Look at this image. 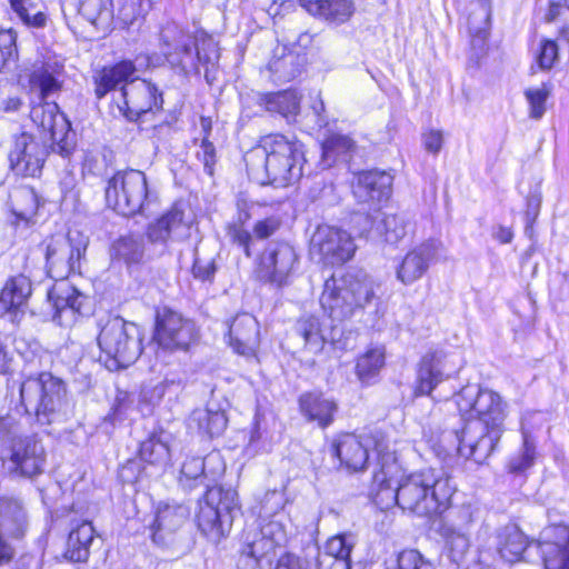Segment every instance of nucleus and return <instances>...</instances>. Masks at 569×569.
Instances as JSON below:
<instances>
[{
  "label": "nucleus",
  "mask_w": 569,
  "mask_h": 569,
  "mask_svg": "<svg viewBox=\"0 0 569 569\" xmlns=\"http://www.w3.org/2000/svg\"><path fill=\"white\" fill-rule=\"evenodd\" d=\"M549 90L546 84L538 88H530L526 91V98L530 104V114L532 118L539 119L545 113V103L548 98Z\"/></svg>",
  "instance_id": "nucleus-53"
},
{
  "label": "nucleus",
  "mask_w": 569,
  "mask_h": 569,
  "mask_svg": "<svg viewBox=\"0 0 569 569\" xmlns=\"http://www.w3.org/2000/svg\"><path fill=\"white\" fill-rule=\"evenodd\" d=\"M229 343L239 355L254 356L259 345V323L257 319L249 313L237 316L229 327Z\"/></svg>",
  "instance_id": "nucleus-25"
},
{
  "label": "nucleus",
  "mask_w": 569,
  "mask_h": 569,
  "mask_svg": "<svg viewBox=\"0 0 569 569\" xmlns=\"http://www.w3.org/2000/svg\"><path fill=\"white\" fill-rule=\"evenodd\" d=\"M227 417L223 411L197 409L192 412L191 422L197 423L199 431L209 437L220 436L227 427Z\"/></svg>",
  "instance_id": "nucleus-43"
},
{
  "label": "nucleus",
  "mask_w": 569,
  "mask_h": 569,
  "mask_svg": "<svg viewBox=\"0 0 569 569\" xmlns=\"http://www.w3.org/2000/svg\"><path fill=\"white\" fill-rule=\"evenodd\" d=\"M98 346L116 368H126L142 352L140 328L120 317L108 318L100 327Z\"/></svg>",
  "instance_id": "nucleus-8"
},
{
  "label": "nucleus",
  "mask_w": 569,
  "mask_h": 569,
  "mask_svg": "<svg viewBox=\"0 0 569 569\" xmlns=\"http://www.w3.org/2000/svg\"><path fill=\"white\" fill-rule=\"evenodd\" d=\"M9 1L11 4V8L18 14V17L23 21V23H26L27 26L37 27V28L44 26V23L47 21V17L42 11H37L34 13V16L32 17V19L28 14L26 2H29V0H9Z\"/></svg>",
  "instance_id": "nucleus-56"
},
{
  "label": "nucleus",
  "mask_w": 569,
  "mask_h": 569,
  "mask_svg": "<svg viewBox=\"0 0 569 569\" xmlns=\"http://www.w3.org/2000/svg\"><path fill=\"white\" fill-rule=\"evenodd\" d=\"M214 466L216 469L210 471L212 477L223 473L224 465L219 453H210L204 459L192 457L187 459L181 468V473L188 479H198L199 477H208L207 469Z\"/></svg>",
  "instance_id": "nucleus-42"
},
{
  "label": "nucleus",
  "mask_w": 569,
  "mask_h": 569,
  "mask_svg": "<svg viewBox=\"0 0 569 569\" xmlns=\"http://www.w3.org/2000/svg\"><path fill=\"white\" fill-rule=\"evenodd\" d=\"M443 243L430 239L409 250L396 269L397 279L405 286L420 280L432 263L447 261L448 254Z\"/></svg>",
  "instance_id": "nucleus-16"
},
{
  "label": "nucleus",
  "mask_w": 569,
  "mask_h": 569,
  "mask_svg": "<svg viewBox=\"0 0 569 569\" xmlns=\"http://www.w3.org/2000/svg\"><path fill=\"white\" fill-rule=\"evenodd\" d=\"M198 158L202 161L204 166V170L209 176L213 173V166L216 163V149L214 146L208 140L207 137H203L200 151H198Z\"/></svg>",
  "instance_id": "nucleus-58"
},
{
  "label": "nucleus",
  "mask_w": 569,
  "mask_h": 569,
  "mask_svg": "<svg viewBox=\"0 0 569 569\" xmlns=\"http://www.w3.org/2000/svg\"><path fill=\"white\" fill-rule=\"evenodd\" d=\"M227 234L233 243L243 248L247 257H250V242L252 238L250 232L243 227L241 217H239V222L228 226Z\"/></svg>",
  "instance_id": "nucleus-55"
},
{
  "label": "nucleus",
  "mask_w": 569,
  "mask_h": 569,
  "mask_svg": "<svg viewBox=\"0 0 569 569\" xmlns=\"http://www.w3.org/2000/svg\"><path fill=\"white\" fill-rule=\"evenodd\" d=\"M11 206L18 218L29 220L38 210V196L30 187L18 188L11 196Z\"/></svg>",
  "instance_id": "nucleus-45"
},
{
  "label": "nucleus",
  "mask_w": 569,
  "mask_h": 569,
  "mask_svg": "<svg viewBox=\"0 0 569 569\" xmlns=\"http://www.w3.org/2000/svg\"><path fill=\"white\" fill-rule=\"evenodd\" d=\"M379 442L389 443V449L395 450L390 440L380 433L370 436H357L355 433L340 435L333 443V450L346 469L350 471H360L367 466L369 448L373 446L377 453L375 472L380 468V460L382 456L378 450Z\"/></svg>",
  "instance_id": "nucleus-14"
},
{
  "label": "nucleus",
  "mask_w": 569,
  "mask_h": 569,
  "mask_svg": "<svg viewBox=\"0 0 569 569\" xmlns=\"http://www.w3.org/2000/svg\"><path fill=\"white\" fill-rule=\"evenodd\" d=\"M198 339L199 330L191 319L171 309L158 313L154 340L161 349L187 352Z\"/></svg>",
  "instance_id": "nucleus-12"
},
{
  "label": "nucleus",
  "mask_w": 569,
  "mask_h": 569,
  "mask_svg": "<svg viewBox=\"0 0 569 569\" xmlns=\"http://www.w3.org/2000/svg\"><path fill=\"white\" fill-rule=\"evenodd\" d=\"M263 102L269 112L279 113L288 121L295 120L300 110V97L292 90L266 94Z\"/></svg>",
  "instance_id": "nucleus-37"
},
{
  "label": "nucleus",
  "mask_w": 569,
  "mask_h": 569,
  "mask_svg": "<svg viewBox=\"0 0 569 569\" xmlns=\"http://www.w3.org/2000/svg\"><path fill=\"white\" fill-rule=\"evenodd\" d=\"M46 158L44 148L30 134L16 138L10 152V163L17 174L34 177L40 173Z\"/></svg>",
  "instance_id": "nucleus-23"
},
{
  "label": "nucleus",
  "mask_w": 569,
  "mask_h": 569,
  "mask_svg": "<svg viewBox=\"0 0 569 569\" xmlns=\"http://www.w3.org/2000/svg\"><path fill=\"white\" fill-rule=\"evenodd\" d=\"M157 92V88L146 80L131 81L122 88L119 109L128 119L136 120L161 106L162 99Z\"/></svg>",
  "instance_id": "nucleus-22"
},
{
  "label": "nucleus",
  "mask_w": 569,
  "mask_h": 569,
  "mask_svg": "<svg viewBox=\"0 0 569 569\" xmlns=\"http://www.w3.org/2000/svg\"><path fill=\"white\" fill-rule=\"evenodd\" d=\"M136 67L131 61H121L112 67L103 68L96 79V94L99 99L104 97L118 84L133 77Z\"/></svg>",
  "instance_id": "nucleus-35"
},
{
  "label": "nucleus",
  "mask_w": 569,
  "mask_h": 569,
  "mask_svg": "<svg viewBox=\"0 0 569 569\" xmlns=\"http://www.w3.org/2000/svg\"><path fill=\"white\" fill-rule=\"evenodd\" d=\"M280 223L281 221L278 217H268L254 224L253 232L258 238L264 239L272 236L279 229Z\"/></svg>",
  "instance_id": "nucleus-60"
},
{
  "label": "nucleus",
  "mask_w": 569,
  "mask_h": 569,
  "mask_svg": "<svg viewBox=\"0 0 569 569\" xmlns=\"http://www.w3.org/2000/svg\"><path fill=\"white\" fill-rule=\"evenodd\" d=\"M63 66L58 61H48L33 66L29 74L30 90L39 91L42 100L60 91Z\"/></svg>",
  "instance_id": "nucleus-27"
},
{
  "label": "nucleus",
  "mask_w": 569,
  "mask_h": 569,
  "mask_svg": "<svg viewBox=\"0 0 569 569\" xmlns=\"http://www.w3.org/2000/svg\"><path fill=\"white\" fill-rule=\"evenodd\" d=\"M422 143L427 152L438 154L442 149L443 144L442 131L430 129L423 132Z\"/></svg>",
  "instance_id": "nucleus-59"
},
{
  "label": "nucleus",
  "mask_w": 569,
  "mask_h": 569,
  "mask_svg": "<svg viewBox=\"0 0 569 569\" xmlns=\"http://www.w3.org/2000/svg\"><path fill=\"white\" fill-rule=\"evenodd\" d=\"M356 251L352 237L345 230L331 226H319L310 242V253L327 264H341Z\"/></svg>",
  "instance_id": "nucleus-17"
},
{
  "label": "nucleus",
  "mask_w": 569,
  "mask_h": 569,
  "mask_svg": "<svg viewBox=\"0 0 569 569\" xmlns=\"http://www.w3.org/2000/svg\"><path fill=\"white\" fill-rule=\"evenodd\" d=\"M17 54L16 36L11 30H0V71Z\"/></svg>",
  "instance_id": "nucleus-54"
},
{
  "label": "nucleus",
  "mask_w": 569,
  "mask_h": 569,
  "mask_svg": "<svg viewBox=\"0 0 569 569\" xmlns=\"http://www.w3.org/2000/svg\"><path fill=\"white\" fill-rule=\"evenodd\" d=\"M274 569H307V562L296 555L284 553L278 559Z\"/></svg>",
  "instance_id": "nucleus-64"
},
{
  "label": "nucleus",
  "mask_w": 569,
  "mask_h": 569,
  "mask_svg": "<svg viewBox=\"0 0 569 569\" xmlns=\"http://www.w3.org/2000/svg\"><path fill=\"white\" fill-rule=\"evenodd\" d=\"M31 295L28 277L18 274L10 278L0 292V315L19 309Z\"/></svg>",
  "instance_id": "nucleus-31"
},
{
  "label": "nucleus",
  "mask_w": 569,
  "mask_h": 569,
  "mask_svg": "<svg viewBox=\"0 0 569 569\" xmlns=\"http://www.w3.org/2000/svg\"><path fill=\"white\" fill-rule=\"evenodd\" d=\"M496 547L501 559L515 562L527 549L528 539L517 526L508 525L497 531Z\"/></svg>",
  "instance_id": "nucleus-29"
},
{
  "label": "nucleus",
  "mask_w": 569,
  "mask_h": 569,
  "mask_svg": "<svg viewBox=\"0 0 569 569\" xmlns=\"http://www.w3.org/2000/svg\"><path fill=\"white\" fill-rule=\"evenodd\" d=\"M298 330L303 337L306 346L312 352L321 351L325 343L332 339L331 331L313 316L300 319Z\"/></svg>",
  "instance_id": "nucleus-39"
},
{
  "label": "nucleus",
  "mask_w": 569,
  "mask_h": 569,
  "mask_svg": "<svg viewBox=\"0 0 569 569\" xmlns=\"http://www.w3.org/2000/svg\"><path fill=\"white\" fill-rule=\"evenodd\" d=\"M308 12L335 24L347 22L355 12L352 0H300Z\"/></svg>",
  "instance_id": "nucleus-28"
},
{
  "label": "nucleus",
  "mask_w": 569,
  "mask_h": 569,
  "mask_svg": "<svg viewBox=\"0 0 569 569\" xmlns=\"http://www.w3.org/2000/svg\"><path fill=\"white\" fill-rule=\"evenodd\" d=\"M87 244V239L80 233L77 237L69 233L68 237L52 238L46 252L49 276L62 282L70 273L79 270Z\"/></svg>",
  "instance_id": "nucleus-13"
},
{
  "label": "nucleus",
  "mask_w": 569,
  "mask_h": 569,
  "mask_svg": "<svg viewBox=\"0 0 569 569\" xmlns=\"http://www.w3.org/2000/svg\"><path fill=\"white\" fill-rule=\"evenodd\" d=\"M378 228L387 242L397 243L406 237L408 222L401 216L385 214Z\"/></svg>",
  "instance_id": "nucleus-51"
},
{
  "label": "nucleus",
  "mask_w": 569,
  "mask_h": 569,
  "mask_svg": "<svg viewBox=\"0 0 569 569\" xmlns=\"http://www.w3.org/2000/svg\"><path fill=\"white\" fill-rule=\"evenodd\" d=\"M110 254L127 266L140 263L144 257L143 238L132 233L121 236L112 243Z\"/></svg>",
  "instance_id": "nucleus-34"
},
{
  "label": "nucleus",
  "mask_w": 569,
  "mask_h": 569,
  "mask_svg": "<svg viewBox=\"0 0 569 569\" xmlns=\"http://www.w3.org/2000/svg\"><path fill=\"white\" fill-rule=\"evenodd\" d=\"M375 297V282L362 271L348 272L326 280L320 305L332 321H343L363 309Z\"/></svg>",
  "instance_id": "nucleus-4"
},
{
  "label": "nucleus",
  "mask_w": 569,
  "mask_h": 569,
  "mask_svg": "<svg viewBox=\"0 0 569 569\" xmlns=\"http://www.w3.org/2000/svg\"><path fill=\"white\" fill-rule=\"evenodd\" d=\"M539 550L545 569H569V527L549 525L539 536Z\"/></svg>",
  "instance_id": "nucleus-21"
},
{
  "label": "nucleus",
  "mask_w": 569,
  "mask_h": 569,
  "mask_svg": "<svg viewBox=\"0 0 569 569\" xmlns=\"http://www.w3.org/2000/svg\"><path fill=\"white\" fill-rule=\"evenodd\" d=\"M139 0H126L119 8V19L126 24H131L140 14L138 10Z\"/></svg>",
  "instance_id": "nucleus-62"
},
{
  "label": "nucleus",
  "mask_w": 569,
  "mask_h": 569,
  "mask_svg": "<svg viewBox=\"0 0 569 569\" xmlns=\"http://www.w3.org/2000/svg\"><path fill=\"white\" fill-rule=\"evenodd\" d=\"M31 119L42 132V138L51 142L54 152L67 157L73 146L70 141V123L59 112L57 103H42L31 109Z\"/></svg>",
  "instance_id": "nucleus-18"
},
{
  "label": "nucleus",
  "mask_w": 569,
  "mask_h": 569,
  "mask_svg": "<svg viewBox=\"0 0 569 569\" xmlns=\"http://www.w3.org/2000/svg\"><path fill=\"white\" fill-rule=\"evenodd\" d=\"M79 16L101 31H108L113 20L111 0H78Z\"/></svg>",
  "instance_id": "nucleus-32"
},
{
  "label": "nucleus",
  "mask_w": 569,
  "mask_h": 569,
  "mask_svg": "<svg viewBox=\"0 0 569 569\" xmlns=\"http://www.w3.org/2000/svg\"><path fill=\"white\" fill-rule=\"evenodd\" d=\"M453 399L466 420L461 432L457 433L458 452L482 463L502 436L508 405L498 392L477 385L463 387Z\"/></svg>",
  "instance_id": "nucleus-2"
},
{
  "label": "nucleus",
  "mask_w": 569,
  "mask_h": 569,
  "mask_svg": "<svg viewBox=\"0 0 569 569\" xmlns=\"http://www.w3.org/2000/svg\"><path fill=\"white\" fill-rule=\"evenodd\" d=\"M27 516L20 500L10 497L0 498V527L12 535H20Z\"/></svg>",
  "instance_id": "nucleus-38"
},
{
  "label": "nucleus",
  "mask_w": 569,
  "mask_h": 569,
  "mask_svg": "<svg viewBox=\"0 0 569 569\" xmlns=\"http://www.w3.org/2000/svg\"><path fill=\"white\" fill-rule=\"evenodd\" d=\"M393 177L386 171L370 170L357 176L353 194L360 203L379 204L389 199Z\"/></svg>",
  "instance_id": "nucleus-24"
},
{
  "label": "nucleus",
  "mask_w": 569,
  "mask_h": 569,
  "mask_svg": "<svg viewBox=\"0 0 569 569\" xmlns=\"http://www.w3.org/2000/svg\"><path fill=\"white\" fill-rule=\"evenodd\" d=\"M291 522L284 512H276L263 518L259 530L246 533L242 555L252 558L257 563L284 548L289 539Z\"/></svg>",
  "instance_id": "nucleus-11"
},
{
  "label": "nucleus",
  "mask_w": 569,
  "mask_h": 569,
  "mask_svg": "<svg viewBox=\"0 0 569 569\" xmlns=\"http://www.w3.org/2000/svg\"><path fill=\"white\" fill-rule=\"evenodd\" d=\"M386 351L382 346L369 348L357 361V375L360 380L368 381L385 366Z\"/></svg>",
  "instance_id": "nucleus-44"
},
{
  "label": "nucleus",
  "mask_w": 569,
  "mask_h": 569,
  "mask_svg": "<svg viewBox=\"0 0 569 569\" xmlns=\"http://www.w3.org/2000/svg\"><path fill=\"white\" fill-rule=\"evenodd\" d=\"M353 148V141L343 134L331 133L322 142V158L330 164L337 157L346 154Z\"/></svg>",
  "instance_id": "nucleus-50"
},
{
  "label": "nucleus",
  "mask_w": 569,
  "mask_h": 569,
  "mask_svg": "<svg viewBox=\"0 0 569 569\" xmlns=\"http://www.w3.org/2000/svg\"><path fill=\"white\" fill-rule=\"evenodd\" d=\"M299 409L307 421L327 428L332 423L338 406L321 392H306L299 398Z\"/></svg>",
  "instance_id": "nucleus-26"
},
{
  "label": "nucleus",
  "mask_w": 569,
  "mask_h": 569,
  "mask_svg": "<svg viewBox=\"0 0 569 569\" xmlns=\"http://www.w3.org/2000/svg\"><path fill=\"white\" fill-rule=\"evenodd\" d=\"M163 54L172 64L180 67L186 73L199 71V66L206 68V78L209 79V71L219 61V49L211 39H202L197 42L190 34L178 30L176 27H168L163 30Z\"/></svg>",
  "instance_id": "nucleus-6"
},
{
  "label": "nucleus",
  "mask_w": 569,
  "mask_h": 569,
  "mask_svg": "<svg viewBox=\"0 0 569 569\" xmlns=\"http://www.w3.org/2000/svg\"><path fill=\"white\" fill-rule=\"evenodd\" d=\"M297 253L288 243H272L262 253L258 267V276L276 286H283L288 282L295 264Z\"/></svg>",
  "instance_id": "nucleus-20"
},
{
  "label": "nucleus",
  "mask_w": 569,
  "mask_h": 569,
  "mask_svg": "<svg viewBox=\"0 0 569 569\" xmlns=\"http://www.w3.org/2000/svg\"><path fill=\"white\" fill-rule=\"evenodd\" d=\"M20 403L27 413L50 423L68 411L66 385L49 372L30 377L20 386Z\"/></svg>",
  "instance_id": "nucleus-5"
},
{
  "label": "nucleus",
  "mask_w": 569,
  "mask_h": 569,
  "mask_svg": "<svg viewBox=\"0 0 569 569\" xmlns=\"http://www.w3.org/2000/svg\"><path fill=\"white\" fill-rule=\"evenodd\" d=\"M151 199L147 177L140 170L118 171L107 182L106 201L120 214L140 213Z\"/></svg>",
  "instance_id": "nucleus-9"
},
{
  "label": "nucleus",
  "mask_w": 569,
  "mask_h": 569,
  "mask_svg": "<svg viewBox=\"0 0 569 569\" xmlns=\"http://www.w3.org/2000/svg\"><path fill=\"white\" fill-rule=\"evenodd\" d=\"M437 532L443 540L450 558L455 562L460 561L470 548V533L442 525H439Z\"/></svg>",
  "instance_id": "nucleus-41"
},
{
  "label": "nucleus",
  "mask_w": 569,
  "mask_h": 569,
  "mask_svg": "<svg viewBox=\"0 0 569 569\" xmlns=\"http://www.w3.org/2000/svg\"><path fill=\"white\" fill-rule=\"evenodd\" d=\"M140 457L150 465L164 467L170 461V450L168 443L159 436H151L144 440L140 447Z\"/></svg>",
  "instance_id": "nucleus-46"
},
{
  "label": "nucleus",
  "mask_w": 569,
  "mask_h": 569,
  "mask_svg": "<svg viewBox=\"0 0 569 569\" xmlns=\"http://www.w3.org/2000/svg\"><path fill=\"white\" fill-rule=\"evenodd\" d=\"M49 299L52 301L57 312L70 309L72 312L80 311L84 297L68 282H59L49 291Z\"/></svg>",
  "instance_id": "nucleus-40"
},
{
  "label": "nucleus",
  "mask_w": 569,
  "mask_h": 569,
  "mask_svg": "<svg viewBox=\"0 0 569 569\" xmlns=\"http://www.w3.org/2000/svg\"><path fill=\"white\" fill-rule=\"evenodd\" d=\"M0 446L3 466L11 473L33 477L43 470L44 448L33 437H21L17 430L0 419Z\"/></svg>",
  "instance_id": "nucleus-7"
},
{
  "label": "nucleus",
  "mask_w": 569,
  "mask_h": 569,
  "mask_svg": "<svg viewBox=\"0 0 569 569\" xmlns=\"http://www.w3.org/2000/svg\"><path fill=\"white\" fill-rule=\"evenodd\" d=\"M187 204L176 202L161 217L150 222L146 230L149 243L167 248L171 242L186 240L190 236L192 226L191 214L187 212Z\"/></svg>",
  "instance_id": "nucleus-15"
},
{
  "label": "nucleus",
  "mask_w": 569,
  "mask_h": 569,
  "mask_svg": "<svg viewBox=\"0 0 569 569\" xmlns=\"http://www.w3.org/2000/svg\"><path fill=\"white\" fill-rule=\"evenodd\" d=\"M351 549L352 545L345 535L331 537L325 546L326 553L336 560L343 561L346 568H349Z\"/></svg>",
  "instance_id": "nucleus-52"
},
{
  "label": "nucleus",
  "mask_w": 569,
  "mask_h": 569,
  "mask_svg": "<svg viewBox=\"0 0 569 569\" xmlns=\"http://www.w3.org/2000/svg\"><path fill=\"white\" fill-rule=\"evenodd\" d=\"M477 519L478 510L471 505H462L443 518L439 525L470 533V529Z\"/></svg>",
  "instance_id": "nucleus-49"
},
{
  "label": "nucleus",
  "mask_w": 569,
  "mask_h": 569,
  "mask_svg": "<svg viewBox=\"0 0 569 569\" xmlns=\"http://www.w3.org/2000/svg\"><path fill=\"white\" fill-rule=\"evenodd\" d=\"M489 26V12L486 9L481 10L480 23L477 24L472 17L469 18L468 28L472 37L485 40L487 37V30Z\"/></svg>",
  "instance_id": "nucleus-61"
},
{
  "label": "nucleus",
  "mask_w": 569,
  "mask_h": 569,
  "mask_svg": "<svg viewBox=\"0 0 569 569\" xmlns=\"http://www.w3.org/2000/svg\"><path fill=\"white\" fill-rule=\"evenodd\" d=\"M187 519L186 509L181 506L159 507L156 519L151 526L152 539L157 543L164 541L166 537L180 528Z\"/></svg>",
  "instance_id": "nucleus-30"
},
{
  "label": "nucleus",
  "mask_w": 569,
  "mask_h": 569,
  "mask_svg": "<svg viewBox=\"0 0 569 569\" xmlns=\"http://www.w3.org/2000/svg\"><path fill=\"white\" fill-rule=\"evenodd\" d=\"M461 367V359L457 355L442 351L426 353L419 363L415 393L430 395L440 382L457 373Z\"/></svg>",
  "instance_id": "nucleus-19"
},
{
  "label": "nucleus",
  "mask_w": 569,
  "mask_h": 569,
  "mask_svg": "<svg viewBox=\"0 0 569 569\" xmlns=\"http://www.w3.org/2000/svg\"><path fill=\"white\" fill-rule=\"evenodd\" d=\"M94 529L88 521H82L72 529L68 538L67 557L76 562L86 561L89 547L93 540Z\"/></svg>",
  "instance_id": "nucleus-36"
},
{
  "label": "nucleus",
  "mask_w": 569,
  "mask_h": 569,
  "mask_svg": "<svg viewBox=\"0 0 569 569\" xmlns=\"http://www.w3.org/2000/svg\"><path fill=\"white\" fill-rule=\"evenodd\" d=\"M246 162L249 174L258 183L286 187L302 176V146L282 134H269L247 153Z\"/></svg>",
  "instance_id": "nucleus-3"
},
{
  "label": "nucleus",
  "mask_w": 569,
  "mask_h": 569,
  "mask_svg": "<svg viewBox=\"0 0 569 569\" xmlns=\"http://www.w3.org/2000/svg\"><path fill=\"white\" fill-rule=\"evenodd\" d=\"M523 442L520 451L508 462L510 472H522L531 468L537 458L536 442L527 432H522Z\"/></svg>",
  "instance_id": "nucleus-48"
},
{
  "label": "nucleus",
  "mask_w": 569,
  "mask_h": 569,
  "mask_svg": "<svg viewBox=\"0 0 569 569\" xmlns=\"http://www.w3.org/2000/svg\"><path fill=\"white\" fill-rule=\"evenodd\" d=\"M237 509L238 495L233 489L211 487L200 502L198 527L208 539L219 542L230 531Z\"/></svg>",
  "instance_id": "nucleus-10"
},
{
  "label": "nucleus",
  "mask_w": 569,
  "mask_h": 569,
  "mask_svg": "<svg viewBox=\"0 0 569 569\" xmlns=\"http://www.w3.org/2000/svg\"><path fill=\"white\" fill-rule=\"evenodd\" d=\"M385 569H433V567L419 551L409 549L388 559L385 562Z\"/></svg>",
  "instance_id": "nucleus-47"
},
{
  "label": "nucleus",
  "mask_w": 569,
  "mask_h": 569,
  "mask_svg": "<svg viewBox=\"0 0 569 569\" xmlns=\"http://www.w3.org/2000/svg\"><path fill=\"white\" fill-rule=\"evenodd\" d=\"M214 271H216V268H214V263L212 261H210V260L202 261L200 259L194 260V263L192 267V272L197 279L209 280L213 277Z\"/></svg>",
  "instance_id": "nucleus-63"
},
{
  "label": "nucleus",
  "mask_w": 569,
  "mask_h": 569,
  "mask_svg": "<svg viewBox=\"0 0 569 569\" xmlns=\"http://www.w3.org/2000/svg\"><path fill=\"white\" fill-rule=\"evenodd\" d=\"M268 70L273 81H290L301 71L300 58L298 54L287 51L286 48H277L268 63Z\"/></svg>",
  "instance_id": "nucleus-33"
},
{
  "label": "nucleus",
  "mask_w": 569,
  "mask_h": 569,
  "mask_svg": "<svg viewBox=\"0 0 569 569\" xmlns=\"http://www.w3.org/2000/svg\"><path fill=\"white\" fill-rule=\"evenodd\" d=\"M558 58V47L551 40H545L537 57L538 64L541 69H550Z\"/></svg>",
  "instance_id": "nucleus-57"
},
{
  "label": "nucleus",
  "mask_w": 569,
  "mask_h": 569,
  "mask_svg": "<svg viewBox=\"0 0 569 569\" xmlns=\"http://www.w3.org/2000/svg\"><path fill=\"white\" fill-rule=\"evenodd\" d=\"M380 468L373 472L375 502L382 509L393 505L419 517L443 513L451 503L455 487L433 469L403 476V467L389 443L379 442Z\"/></svg>",
  "instance_id": "nucleus-1"
}]
</instances>
